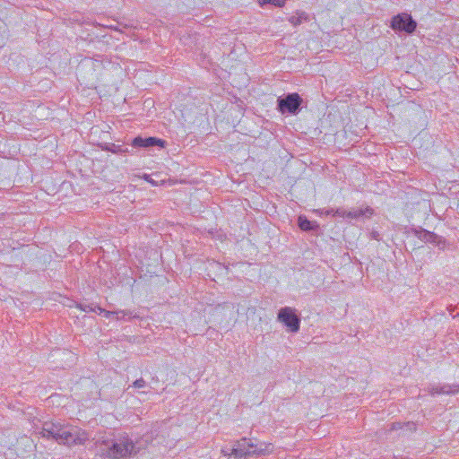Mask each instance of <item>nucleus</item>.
Here are the masks:
<instances>
[{"instance_id":"f257e3e1","label":"nucleus","mask_w":459,"mask_h":459,"mask_svg":"<svg viewBox=\"0 0 459 459\" xmlns=\"http://www.w3.org/2000/svg\"><path fill=\"white\" fill-rule=\"evenodd\" d=\"M40 434L43 437L54 439L58 444L68 446L83 445L89 439L85 430L59 422H45Z\"/></svg>"},{"instance_id":"f03ea898","label":"nucleus","mask_w":459,"mask_h":459,"mask_svg":"<svg viewBox=\"0 0 459 459\" xmlns=\"http://www.w3.org/2000/svg\"><path fill=\"white\" fill-rule=\"evenodd\" d=\"M96 454L102 458L121 459L135 455V444L128 436H121L117 439L100 437L95 441Z\"/></svg>"},{"instance_id":"7ed1b4c3","label":"nucleus","mask_w":459,"mask_h":459,"mask_svg":"<svg viewBox=\"0 0 459 459\" xmlns=\"http://www.w3.org/2000/svg\"><path fill=\"white\" fill-rule=\"evenodd\" d=\"M273 446L271 443H253L250 439L243 437L235 442L231 448V455L236 458H247L248 456H262L273 453Z\"/></svg>"},{"instance_id":"20e7f679","label":"nucleus","mask_w":459,"mask_h":459,"mask_svg":"<svg viewBox=\"0 0 459 459\" xmlns=\"http://www.w3.org/2000/svg\"><path fill=\"white\" fill-rule=\"evenodd\" d=\"M302 99L298 93H289L285 97L278 98V109L281 114H297L300 108Z\"/></svg>"},{"instance_id":"39448f33","label":"nucleus","mask_w":459,"mask_h":459,"mask_svg":"<svg viewBox=\"0 0 459 459\" xmlns=\"http://www.w3.org/2000/svg\"><path fill=\"white\" fill-rule=\"evenodd\" d=\"M416 26V22L405 13L394 16L391 21V28L395 31H404L410 34L415 30Z\"/></svg>"},{"instance_id":"423d86ee","label":"nucleus","mask_w":459,"mask_h":459,"mask_svg":"<svg viewBox=\"0 0 459 459\" xmlns=\"http://www.w3.org/2000/svg\"><path fill=\"white\" fill-rule=\"evenodd\" d=\"M278 320L283 323L292 333H297L299 330L300 320L295 314L294 309L290 307L279 310Z\"/></svg>"},{"instance_id":"0eeeda50","label":"nucleus","mask_w":459,"mask_h":459,"mask_svg":"<svg viewBox=\"0 0 459 459\" xmlns=\"http://www.w3.org/2000/svg\"><path fill=\"white\" fill-rule=\"evenodd\" d=\"M414 235L425 243H431L441 248L445 247L446 241L442 237L437 236L436 233L426 230L422 228L414 230Z\"/></svg>"},{"instance_id":"6e6552de","label":"nucleus","mask_w":459,"mask_h":459,"mask_svg":"<svg viewBox=\"0 0 459 459\" xmlns=\"http://www.w3.org/2000/svg\"><path fill=\"white\" fill-rule=\"evenodd\" d=\"M428 392L431 395L455 394L459 393V384L430 385L428 387Z\"/></svg>"},{"instance_id":"1a4fd4ad","label":"nucleus","mask_w":459,"mask_h":459,"mask_svg":"<svg viewBox=\"0 0 459 459\" xmlns=\"http://www.w3.org/2000/svg\"><path fill=\"white\" fill-rule=\"evenodd\" d=\"M132 145L134 147H151L155 145L164 146V142L161 139L156 137H135L133 140Z\"/></svg>"},{"instance_id":"9d476101","label":"nucleus","mask_w":459,"mask_h":459,"mask_svg":"<svg viewBox=\"0 0 459 459\" xmlns=\"http://www.w3.org/2000/svg\"><path fill=\"white\" fill-rule=\"evenodd\" d=\"M116 319L123 320V321H130L133 318H140V315L137 314L134 310L130 309H120L116 310Z\"/></svg>"},{"instance_id":"9b49d317","label":"nucleus","mask_w":459,"mask_h":459,"mask_svg":"<svg viewBox=\"0 0 459 459\" xmlns=\"http://www.w3.org/2000/svg\"><path fill=\"white\" fill-rule=\"evenodd\" d=\"M298 224L300 230L304 231L313 230L318 228V225L316 221H309L306 216L300 215L298 218Z\"/></svg>"},{"instance_id":"f8f14e48","label":"nucleus","mask_w":459,"mask_h":459,"mask_svg":"<svg viewBox=\"0 0 459 459\" xmlns=\"http://www.w3.org/2000/svg\"><path fill=\"white\" fill-rule=\"evenodd\" d=\"M304 20H307V16L306 14L303 13H301L300 15L299 16H291L290 19H289V22L293 25V26H298L299 24L302 23V22Z\"/></svg>"},{"instance_id":"ddd939ff","label":"nucleus","mask_w":459,"mask_h":459,"mask_svg":"<svg viewBox=\"0 0 459 459\" xmlns=\"http://www.w3.org/2000/svg\"><path fill=\"white\" fill-rule=\"evenodd\" d=\"M285 2L286 0H261L259 3L261 6L270 4L277 7H282L285 4Z\"/></svg>"},{"instance_id":"4468645a","label":"nucleus","mask_w":459,"mask_h":459,"mask_svg":"<svg viewBox=\"0 0 459 459\" xmlns=\"http://www.w3.org/2000/svg\"><path fill=\"white\" fill-rule=\"evenodd\" d=\"M94 304L93 303H91V304H77V307L80 308L82 311H84V312H92V310H96L95 307H93Z\"/></svg>"},{"instance_id":"2eb2a0df","label":"nucleus","mask_w":459,"mask_h":459,"mask_svg":"<svg viewBox=\"0 0 459 459\" xmlns=\"http://www.w3.org/2000/svg\"><path fill=\"white\" fill-rule=\"evenodd\" d=\"M133 387L134 388H144L147 386V383L143 380V378H139V379H136L133 385H132ZM131 387V385H129L127 387V390Z\"/></svg>"},{"instance_id":"dca6fc26","label":"nucleus","mask_w":459,"mask_h":459,"mask_svg":"<svg viewBox=\"0 0 459 459\" xmlns=\"http://www.w3.org/2000/svg\"><path fill=\"white\" fill-rule=\"evenodd\" d=\"M364 215L363 210H357L353 212H347L346 217L351 219H356Z\"/></svg>"},{"instance_id":"f3484780","label":"nucleus","mask_w":459,"mask_h":459,"mask_svg":"<svg viewBox=\"0 0 459 459\" xmlns=\"http://www.w3.org/2000/svg\"><path fill=\"white\" fill-rule=\"evenodd\" d=\"M99 309V315H103L107 318H110L111 316H116V311H108L104 308H98Z\"/></svg>"},{"instance_id":"a211bd4d","label":"nucleus","mask_w":459,"mask_h":459,"mask_svg":"<svg viewBox=\"0 0 459 459\" xmlns=\"http://www.w3.org/2000/svg\"><path fill=\"white\" fill-rule=\"evenodd\" d=\"M347 212L342 209L334 210L333 216L346 217Z\"/></svg>"},{"instance_id":"6ab92c4d","label":"nucleus","mask_w":459,"mask_h":459,"mask_svg":"<svg viewBox=\"0 0 459 459\" xmlns=\"http://www.w3.org/2000/svg\"><path fill=\"white\" fill-rule=\"evenodd\" d=\"M108 150L115 153L124 152V150H122L121 146L115 145V144H112V148H109Z\"/></svg>"},{"instance_id":"aec40b11","label":"nucleus","mask_w":459,"mask_h":459,"mask_svg":"<svg viewBox=\"0 0 459 459\" xmlns=\"http://www.w3.org/2000/svg\"><path fill=\"white\" fill-rule=\"evenodd\" d=\"M364 215L363 216H371L374 213V210L370 207H367L365 210H363Z\"/></svg>"},{"instance_id":"412c9836","label":"nucleus","mask_w":459,"mask_h":459,"mask_svg":"<svg viewBox=\"0 0 459 459\" xmlns=\"http://www.w3.org/2000/svg\"><path fill=\"white\" fill-rule=\"evenodd\" d=\"M370 237H371V238H373V239L380 240V234H379V232H377V231H375V230H374V231H372V232L370 233Z\"/></svg>"},{"instance_id":"4be33fe9","label":"nucleus","mask_w":459,"mask_h":459,"mask_svg":"<svg viewBox=\"0 0 459 459\" xmlns=\"http://www.w3.org/2000/svg\"><path fill=\"white\" fill-rule=\"evenodd\" d=\"M221 453H222L224 455H226V456L232 455H231V448H230H230H226V447H225V448H222V449H221Z\"/></svg>"},{"instance_id":"5701e85b","label":"nucleus","mask_w":459,"mask_h":459,"mask_svg":"<svg viewBox=\"0 0 459 459\" xmlns=\"http://www.w3.org/2000/svg\"><path fill=\"white\" fill-rule=\"evenodd\" d=\"M93 65V62H92L91 59H85V60L83 61V63L82 64V65Z\"/></svg>"},{"instance_id":"b1692460","label":"nucleus","mask_w":459,"mask_h":459,"mask_svg":"<svg viewBox=\"0 0 459 459\" xmlns=\"http://www.w3.org/2000/svg\"><path fill=\"white\" fill-rule=\"evenodd\" d=\"M333 213H334V210L333 209H330V210H325V215H333Z\"/></svg>"},{"instance_id":"393cba45","label":"nucleus","mask_w":459,"mask_h":459,"mask_svg":"<svg viewBox=\"0 0 459 459\" xmlns=\"http://www.w3.org/2000/svg\"><path fill=\"white\" fill-rule=\"evenodd\" d=\"M144 178H145V180H147V181H148V182H150L151 184L155 185V182H154V181L150 178V176H149V175H145V176H144Z\"/></svg>"},{"instance_id":"a878e982","label":"nucleus","mask_w":459,"mask_h":459,"mask_svg":"<svg viewBox=\"0 0 459 459\" xmlns=\"http://www.w3.org/2000/svg\"><path fill=\"white\" fill-rule=\"evenodd\" d=\"M93 307L96 308V310H92V312H95V313H98L99 314V309L98 308H101L100 306L94 304Z\"/></svg>"}]
</instances>
